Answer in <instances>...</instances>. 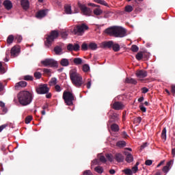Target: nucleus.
<instances>
[{
  "label": "nucleus",
  "mask_w": 175,
  "mask_h": 175,
  "mask_svg": "<svg viewBox=\"0 0 175 175\" xmlns=\"http://www.w3.org/2000/svg\"><path fill=\"white\" fill-rule=\"evenodd\" d=\"M6 72V70H5V68L2 65V62H0V73L1 74H5Z\"/></svg>",
  "instance_id": "37998d69"
},
{
  "label": "nucleus",
  "mask_w": 175,
  "mask_h": 175,
  "mask_svg": "<svg viewBox=\"0 0 175 175\" xmlns=\"http://www.w3.org/2000/svg\"><path fill=\"white\" fill-rule=\"evenodd\" d=\"M57 83V80L56 78L53 77L51 79V80L49 82V85L51 86L56 85Z\"/></svg>",
  "instance_id": "4c0bfd02"
},
{
  "label": "nucleus",
  "mask_w": 175,
  "mask_h": 175,
  "mask_svg": "<svg viewBox=\"0 0 175 175\" xmlns=\"http://www.w3.org/2000/svg\"><path fill=\"white\" fill-rule=\"evenodd\" d=\"M64 9H65V12L66 14H72V7L69 4H66L64 6Z\"/></svg>",
  "instance_id": "5701e85b"
},
{
  "label": "nucleus",
  "mask_w": 175,
  "mask_h": 175,
  "mask_svg": "<svg viewBox=\"0 0 175 175\" xmlns=\"http://www.w3.org/2000/svg\"><path fill=\"white\" fill-rule=\"evenodd\" d=\"M148 146V144L147 142L144 143L141 147H140V150H143L144 149H145L147 146Z\"/></svg>",
  "instance_id": "bf43d9fd"
},
{
  "label": "nucleus",
  "mask_w": 175,
  "mask_h": 175,
  "mask_svg": "<svg viewBox=\"0 0 175 175\" xmlns=\"http://www.w3.org/2000/svg\"><path fill=\"white\" fill-rule=\"evenodd\" d=\"M105 33L116 38H124L126 36V31L122 27H111L105 29Z\"/></svg>",
  "instance_id": "f257e3e1"
},
{
  "label": "nucleus",
  "mask_w": 175,
  "mask_h": 175,
  "mask_svg": "<svg viewBox=\"0 0 175 175\" xmlns=\"http://www.w3.org/2000/svg\"><path fill=\"white\" fill-rule=\"evenodd\" d=\"M118 114L113 113L111 115H110L109 118L110 120H112V122H115V121H118Z\"/></svg>",
  "instance_id": "bb28decb"
},
{
  "label": "nucleus",
  "mask_w": 175,
  "mask_h": 175,
  "mask_svg": "<svg viewBox=\"0 0 175 175\" xmlns=\"http://www.w3.org/2000/svg\"><path fill=\"white\" fill-rule=\"evenodd\" d=\"M116 146L119 148H123L126 146V142L125 141H118L116 142Z\"/></svg>",
  "instance_id": "4be33fe9"
},
{
  "label": "nucleus",
  "mask_w": 175,
  "mask_h": 175,
  "mask_svg": "<svg viewBox=\"0 0 175 175\" xmlns=\"http://www.w3.org/2000/svg\"><path fill=\"white\" fill-rule=\"evenodd\" d=\"M135 75L139 81L144 82L145 81L144 78L147 77L148 73L144 70H138L136 71Z\"/></svg>",
  "instance_id": "9d476101"
},
{
  "label": "nucleus",
  "mask_w": 175,
  "mask_h": 175,
  "mask_svg": "<svg viewBox=\"0 0 175 175\" xmlns=\"http://www.w3.org/2000/svg\"><path fill=\"white\" fill-rule=\"evenodd\" d=\"M88 6H90V7H96V8H99L100 7V5H96L95 3H88Z\"/></svg>",
  "instance_id": "e2e57ef3"
},
{
  "label": "nucleus",
  "mask_w": 175,
  "mask_h": 175,
  "mask_svg": "<svg viewBox=\"0 0 175 175\" xmlns=\"http://www.w3.org/2000/svg\"><path fill=\"white\" fill-rule=\"evenodd\" d=\"M55 91L57 92H60L62 90V88L60 87V85H55Z\"/></svg>",
  "instance_id": "5fc2aeb1"
},
{
  "label": "nucleus",
  "mask_w": 175,
  "mask_h": 175,
  "mask_svg": "<svg viewBox=\"0 0 175 175\" xmlns=\"http://www.w3.org/2000/svg\"><path fill=\"white\" fill-rule=\"evenodd\" d=\"M3 5L5 6L7 10H10L12 8V3L9 0H5L3 2Z\"/></svg>",
  "instance_id": "f3484780"
},
{
  "label": "nucleus",
  "mask_w": 175,
  "mask_h": 175,
  "mask_svg": "<svg viewBox=\"0 0 175 175\" xmlns=\"http://www.w3.org/2000/svg\"><path fill=\"white\" fill-rule=\"evenodd\" d=\"M134 121L137 124H140L142 122V117H137V118L134 119Z\"/></svg>",
  "instance_id": "864d4df0"
},
{
  "label": "nucleus",
  "mask_w": 175,
  "mask_h": 175,
  "mask_svg": "<svg viewBox=\"0 0 175 175\" xmlns=\"http://www.w3.org/2000/svg\"><path fill=\"white\" fill-rule=\"evenodd\" d=\"M27 82L20 81V82L16 83L14 88H15L16 90H17L19 88H25V87L27 86Z\"/></svg>",
  "instance_id": "6ab92c4d"
},
{
  "label": "nucleus",
  "mask_w": 175,
  "mask_h": 175,
  "mask_svg": "<svg viewBox=\"0 0 175 175\" xmlns=\"http://www.w3.org/2000/svg\"><path fill=\"white\" fill-rule=\"evenodd\" d=\"M94 2L108 7V3L105 0H94Z\"/></svg>",
  "instance_id": "cd10ccee"
},
{
  "label": "nucleus",
  "mask_w": 175,
  "mask_h": 175,
  "mask_svg": "<svg viewBox=\"0 0 175 175\" xmlns=\"http://www.w3.org/2000/svg\"><path fill=\"white\" fill-rule=\"evenodd\" d=\"M91 85H92V81L90 80V79H88V83H86V88H87L88 89H90Z\"/></svg>",
  "instance_id": "680f3d73"
},
{
  "label": "nucleus",
  "mask_w": 175,
  "mask_h": 175,
  "mask_svg": "<svg viewBox=\"0 0 175 175\" xmlns=\"http://www.w3.org/2000/svg\"><path fill=\"white\" fill-rule=\"evenodd\" d=\"M82 70H83V72H87L90 70V66L88 64H85L82 67Z\"/></svg>",
  "instance_id": "79ce46f5"
},
{
  "label": "nucleus",
  "mask_w": 175,
  "mask_h": 175,
  "mask_svg": "<svg viewBox=\"0 0 175 175\" xmlns=\"http://www.w3.org/2000/svg\"><path fill=\"white\" fill-rule=\"evenodd\" d=\"M63 99L67 105L72 106L73 105V101L76 100V97L71 92L64 91L63 94Z\"/></svg>",
  "instance_id": "20e7f679"
},
{
  "label": "nucleus",
  "mask_w": 175,
  "mask_h": 175,
  "mask_svg": "<svg viewBox=\"0 0 175 175\" xmlns=\"http://www.w3.org/2000/svg\"><path fill=\"white\" fill-rule=\"evenodd\" d=\"M114 159L118 163H122L124 161V156L122 153H116L114 155Z\"/></svg>",
  "instance_id": "4468645a"
},
{
  "label": "nucleus",
  "mask_w": 175,
  "mask_h": 175,
  "mask_svg": "<svg viewBox=\"0 0 175 175\" xmlns=\"http://www.w3.org/2000/svg\"><path fill=\"white\" fill-rule=\"evenodd\" d=\"M89 29V27L85 23L79 24L75 27H74V30L72 32L75 35L83 36L85 31Z\"/></svg>",
  "instance_id": "423d86ee"
},
{
  "label": "nucleus",
  "mask_w": 175,
  "mask_h": 175,
  "mask_svg": "<svg viewBox=\"0 0 175 175\" xmlns=\"http://www.w3.org/2000/svg\"><path fill=\"white\" fill-rule=\"evenodd\" d=\"M112 49L115 52H118L120 50V45H119V44L113 43Z\"/></svg>",
  "instance_id": "f704fd0d"
},
{
  "label": "nucleus",
  "mask_w": 175,
  "mask_h": 175,
  "mask_svg": "<svg viewBox=\"0 0 175 175\" xmlns=\"http://www.w3.org/2000/svg\"><path fill=\"white\" fill-rule=\"evenodd\" d=\"M113 44V41H105V42H102V46L103 48H111Z\"/></svg>",
  "instance_id": "a211bd4d"
},
{
  "label": "nucleus",
  "mask_w": 175,
  "mask_h": 175,
  "mask_svg": "<svg viewBox=\"0 0 175 175\" xmlns=\"http://www.w3.org/2000/svg\"><path fill=\"white\" fill-rule=\"evenodd\" d=\"M170 170V167L167 166V165H165L163 167V168L162 169V171L164 172V173H167L168 171Z\"/></svg>",
  "instance_id": "4d7b16f0"
},
{
  "label": "nucleus",
  "mask_w": 175,
  "mask_h": 175,
  "mask_svg": "<svg viewBox=\"0 0 175 175\" xmlns=\"http://www.w3.org/2000/svg\"><path fill=\"white\" fill-rule=\"evenodd\" d=\"M145 165L147 166H150L151 165H152V160L151 159H148L145 161Z\"/></svg>",
  "instance_id": "6e6d98bb"
},
{
  "label": "nucleus",
  "mask_w": 175,
  "mask_h": 175,
  "mask_svg": "<svg viewBox=\"0 0 175 175\" xmlns=\"http://www.w3.org/2000/svg\"><path fill=\"white\" fill-rule=\"evenodd\" d=\"M23 79L25 80V81H33V77L32 76H30V75H26L23 77Z\"/></svg>",
  "instance_id": "c03bdc74"
},
{
  "label": "nucleus",
  "mask_w": 175,
  "mask_h": 175,
  "mask_svg": "<svg viewBox=\"0 0 175 175\" xmlns=\"http://www.w3.org/2000/svg\"><path fill=\"white\" fill-rule=\"evenodd\" d=\"M32 116H29L25 118V124H29V122H31V121H32Z\"/></svg>",
  "instance_id": "a18cd8bd"
},
{
  "label": "nucleus",
  "mask_w": 175,
  "mask_h": 175,
  "mask_svg": "<svg viewBox=\"0 0 175 175\" xmlns=\"http://www.w3.org/2000/svg\"><path fill=\"white\" fill-rule=\"evenodd\" d=\"M62 51H63V49H62V46H59L58 45H57L54 48V51L57 55H61L62 53Z\"/></svg>",
  "instance_id": "393cba45"
},
{
  "label": "nucleus",
  "mask_w": 175,
  "mask_h": 175,
  "mask_svg": "<svg viewBox=\"0 0 175 175\" xmlns=\"http://www.w3.org/2000/svg\"><path fill=\"white\" fill-rule=\"evenodd\" d=\"M21 5L26 11L29 8V2L28 0H21Z\"/></svg>",
  "instance_id": "dca6fc26"
},
{
  "label": "nucleus",
  "mask_w": 175,
  "mask_h": 175,
  "mask_svg": "<svg viewBox=\"0 0 175 175\" xmlns=\"http://www.w3.org/2000/svg\"><path fill=\"white\" fill-rule=\"evenodd\" d=\"M20 49L18 46H13L10 51L11 57L14 58L18 55Z\"/></svg>",
  "instance_id": "ddd939ff"
},
{
  "label": "nucleus",
  "mask_w": 175,
  "mask_h": 175,
  "mask_svg": "<svg viewBox=\"0 0 175 175\" xmlns=\"http://www.w3.org/2000/svg\"><path fill=\"white\" fill-rule=\"evenodd\" d=\"M59 37V32L57 30H52L51 33L47 36L46 40L45 41V45L47 47H50L52 42Z\"/></svg>",
  "instance_id": "39448f33"
},
{
  "label": "nucleus",
  "mask_w": 175,
  "mask_h": 175,
  "mask_svg": "<svg viewBox=\"0 0 175 175\" xmlns=\"http://www.w3.org/2000/svg\"><path fill=\"white\" fill-rule=\"evenodd\" d=\"M111 130L112 132L118 133L120 131V126L117 124H112L111 125Z\"/></svg>",
  "instance_id": "412c9836"
},
{
  "label": "nucleus",
  "mask_w": 175,
  "mask_h": 175,
  "mask_svg": "<svg viewBox=\"0 0 175 175\" xmlns=\"http://www.w3.org/2000/svg\"><path fill=\"white\" fill-rule=\"evenodd\" d=\"M83 64V59L81 58H75L74 59V64L79 66Z\"/></svg>",
  "instance_id": "72a5a7b5"
},
{
  "label": "nucleus",
  "mask_w": 175,
  "mask_h": 175,
  "mask_svg": "<svg viewBox=\"0 0 175 175\" xmlns=\"http://www.w3.org/2000/svg\"><path fill=\"white\" fill-rule=\"evenodd\" d=\"M6 126H8V124H3L0 126V133L3 131V129H6Z\"/></svg>",
  "instance_id": "69168bd1"
},
{
  "label": "nucleus",
  "mask_w": 175,
  "mask_h": 175,
  "mask_svg": "<svg viewBox=\"0 0 175 175\" xmlns=\"http://www.w3.org/2000/svg\"><path fill=\"white\" fill-rule=\"evenodd\" d=\"M106 158L108 159L109 161L113 162V158L112 154H106Z\"/></svg>",
  "instance_id": "de8ad7c7"
},
{
  "label": "nucleus",
  "mask_w": 175,
  "mask_h": 175,
  "mask_svg": "<svg viewBox=\"0 0 175 175\" xmlns=\"http://www.w3.org/2000/svg\"><path fill=\"white\" fill-rule=\"evenodd\" d=\"M125 83H126L133 84V85H137V81L136 79H134L133 78H129V77L126 78Z\"/></svg>",
  "instance_id": "aec40b11"
},
{
  "label": "nucleus",
  "mask_w": 175,
  "mask_h": 175,
  "mask_svg": "<svg viewBox=\"0 0 175 175\" xmlns=\"http://www.w3.org/2000/svg\"><path fill=\"white\" fill-rule=\"evenodd\" d=\"M83 175H93L92 172L90 170H86L83 172Z\"/></svg>",
  "instance_id": "13d9d810"
},
{
  "label": "nucleus",
  "mask_w": 175,
  "mask_h": 175,
  "mask_svg": "<svg viewBox=\"0 0 175 175\" xmlns=\"http://www.w3.org/2000/svg\"><path fill=\"white\" fill-rule=\"evenodd\" d=\"M14 39V37L13 35H9L7 38V43L10 44L13 42V40Z\"/></svg>",
  "instance_id": "c9c22d12"
},
{
  "label": "nucleus",
  "mask_w": 175,
  "mask_h": 175,
  "mask_svg": "<svg viewBox=\"0 0 175 175\" xmlns=\"http://www.w3.org/2000/svg\"><path fill=\"white\" fill-rule=\"evenodd\" d=\"M126 161L129 163H131L133 161L134 158L132 154L131 153H128L126 154V159H125Z\"/></svg>",
  "instance_id": "b1692460"
},
{
  "label": "nucleus",
  "mask_w": 175,
  "mask_h": 175,
  "mask_svg": "<svg viewBox=\"0 0 175 175\" xmlns=\"http://www.w3.org/2000/svg\"><path fill=\"white\" fill-rule=\"evenodd\" d=\"M18 99L22 105L26 106L31 103L33 100L32 94L28 91H22L18 93Z\"/></svg>",
  "instance_id": "f03ea898"
},
{
  "label": "nucleus",
  "mask_w": 175,
  "mask_h": 175,
  "mask_svg": "<svg viewBox=\"0 0 175 175\" xmlns=\"http://www.w3.org/2000/svg\"><path fill=\"white\" fill-rule=\"evenodd\" d=\"M22 36L21 35H16V37H15V40H17V42L18 43H21V41H22Z\"/></svg>",
  "instance_id": "49530a36"
},
{
  "label": "nucleus",
  "mask_w": 175,
  "mask_h": 175,
  "mask_svg": "<svg viewBox=\"0 0 175 175\" xmlns=\"http://www.w3.org/2000/svg\"><path fill=\"white\" fill-rule=\"evenodd\" d=\"M131 171H132V173L133 174H136L138 171H139V168L134 165L132 168H131Z\"/></svg>",
  "instance_id": "603ef678"
},
{
  "label": "nucleus",
  "mask_w": 175,
  "mask_h": 175,
  "mask_svg": "<svg viewBox=\"0 0 175 175\" xmlns=\"http://www.w3.org/2000/svg\"><path fill=\"white\" fill-rule=\"evenodd\" d=\"M93 13L96 16H100L103 14V10L100 8H95L93 10Z\"/></svg>",
  "instance_id": "c756f323"
},
{
  "label": "nucleus",
  "mask_w": 175,
  "mask_h": 175,
  "mask_svg": "<svg viewBox=\"0 0 175 175\" xmlns=\"http://www.w3.org/2000/svg\"><path fill=\"white\" fill-rule=\"evenodd\" d=\"M70 79L77 88H80L84 83L83 77L75 71H70Z\"/></svg>",
  "instance_id": "7ed1b4c3"
},
{
  "label": "nucleus",
  "mask_w": 175,
  "mask_h": 175,
  "mask_svg": "<svg viewBox=\"0 0 175 175\" xmlns=\"http://www.w3.org/2000/svg\"><path fill=\"white\" fill-rule=\"evenodd\" d=\"M60 64L62 66H64V67H66V66H68L69 64H70V62L68 61V59H62L60 62Z\"/></svg>",
  "instance_id": "c85d7f7f"
},
{
  "label": "nucleus",
  "mask_w": 175,
  "mask_h": 175,
  "mask_svg": "<svg viewBox=\"0 0 175 175\" xmlns=\"http://www.w3.org/2000/svg\"><path fill=\"white\" fill-rule=\"evenodd\" d=\"M99 161L103 163H105L107 162V159L103 155L100 156Z\"/></svg>",
  "instance_id": "8fccbe9b"
},
{
  "label": "nucleus",
  "mask_w": 175,
  "mask_h": 175,
  "mask_svg": "<svg viewBox=\"0 0 175 175\" xmlns=\"http://www.w3.org/2000/svg\"><path fill=\"white\" fill-rule=\"evenodd\" d=\"M111 106L115 110H121L124 108V105L119 101L114 102Z\"/></svg>",
  "instance_id": "9b49d317"
},
{
  "label": "nucleus",
  "mask_w": 175,
  "mask_h": 175,
  "mask_svg": "<svg viewBox=\"0 0 175 175\" xmlns=\"http://www.w3.org/2000/svg\"><path fill=\"white\" fill-rule=\"evenodd\" d=\"M34 77L37 79H40L42 77V74L39 72H36L34 73Z\"/></svg>",
  "instance_id": "3c124183"
},
{
  "label": "nucleus",
  "mask_w": 175,
  "mask_h": 175,
  "mask_svg": "<svg viewBox=\"0 0 175 175\" xmlns=\"http://www.w3.org/2000/svg\"><path fill=\"white\" fill-rule=\"evenodd\" d=\"M78 7H79V9H81V12H82V14L86 16H90L92 10L90 8H88L85 4H82L80 2H78Z\"/></svg>",
  "instance_id": "0eeeda50"
},
{
  "label": "nucleus",
  "mask_w": 175,
  "mask_h": 175,
  "mask_svg": "<svg viewBox=\"0 0 175 175\" xmlns=\"http://www.w3.org/2000/svg\"><path fill=\"white\" fill-rule=\"evenodd\" d=\"M81 49L82 51H86L89 49V45H88V44L85 42H83V44H82V46H81Z\"/></svg>",
  "instance_id": "a19ab883"
},
{
  "label": "nucleus",
  "mask_w": 175,
  "mask_h": 175,
  "mask_svg": "<svg viewBox=\"0 0 175 175\" xmlns=\"http://www.w3.org/2000/svg\"><path fill=\"white\" fill-rule=\"evenodd\" d=\"M94 171L98 174H103L104 172V169L101 166H96L94 167Z\"/></svg>",
  "instance_id": "2f4dec72"
},
{
  "label": "nucleus",
  "mask_w": 175,
  "mask_h": 175,
  "mask_svg": "<svg viewBox=\"0 0 175 175\" xmlns=\"http://www.w3.org/2000/svg\"><path fill=\"white\" fill-rule=\"evenodd\" d=\"M67 49L69 51H80V45L79 44H68Z\"/></svg>",
  "instance_id": "f8f14e48"
},
{
  "label": "nucleus",
  "mask_w": 175,
  "mask_h": 175,
  "mask_svg": "<svg viewBox=\"0 0 175 175\" xmlns=\"http://www.w3.org/2000/svg\"><path fill=\"white\" fill-rule=\"evenodd\" d=\"M166 128H163L161 133V138L162 139H164L165 142L166 141Z\"/></svg>",
  "instance_id": "58836bf2"
},
{
  "label": "nucleus",
  "mask_w": 175,
  "mask_h": 175,
  "mask_svg": "<svg viewBox=\"0 0 175 175\" xmlns=\"http://www.w3.org/2000/svg\"><path fill=\"white\" fill-rule=\"evenodd\" d=\"M43 72H44L45 74L48 75L51 72V70L46 69V68H44V69L43 70Z\"/></svg>",
  "instance_id": "338daca9"
},
{
  "label": "nucleus",
  "mask_w": 175,
  "mask_h": 175,
  "mask_svg": "<svg viewBox=\"0 0 175 175\" xmlns=\"http://www.w3.org/2000/svg\"><path fill=\"white\" fill-rule=\"evenodd\" d=\"M124 11L128 13H131L133 11V7L131 5H126L124 8Z\"/></svg>",
  "instance_id": "473e14b6"
},
{
  "label": "nucleus",
  "mask_w": 175,
  "mask_h": 175,
  "mask_svg": "<svg viewBox=\"0 0 175 175\" xmlns=\"http://www.w3.org/2000/svg\"><path fill=\"white\" fill-rule=\"evenodd\" d=\"M98 49L97 44H95V42H90L88 44V49H90L92 51H96Z\"/></svg>",
  "instance_id": "a878e982"
},
{
  "label": "nucleus",
  "mask_w": 175,
  "mask_h": 175,
  "mask_svg": "<svg viewBox=\"0 0 175 175\" xmlns=\"http://www.w3.org/2000/svg\"><path fill=\"white\" fill-rule=\"evenodd\" d=\"M42 64L46 67H50V68L58 67V63L52 59H46L44 61H42Z\"/></svg>",
  "instance_id": "6e6552de"
},
{
  "label": "nucleus",
  "mask_w": 175,
  "mask_h": 175,
  "mask_svg": "<svg viewBox=\"0 0 175 175\" xmlns=\"http://www.w3.org/2000/svg\"><path fill=\"white\" fill-rule=\"evenodd\" d=\"M139 108H140V110H141L142 112H146V111H147V109H146V107H144V105L143 103H141V104H140Z\"/></svg>",
  "instance_id": "09e8293b"
},
{
  "label": "nucleus",
  "mask_w": 175,
  "mask_h": 175,
  "mask_svg": "<svg viewBox=\"0 0 175 175\" xmlns=\"http://www.w3.org/2000/svg\"><path fill=\"white\" fill-rule=\"evenodd\" d=\"M67 36H68L67 32L64 31V32H62V38L66 39Z\"/></svg>",
  "instance_id": "0e129e2a"
},
{
  "label": "nucleus",
  "mask_w": 175,
  "mask_h": 175,
  "mask_svg": "<svg viewBox=\"0 0 175 175\" xmlns=\"http://www.w3.org/2000/svg\"><path fill=\"white\" fill-rule=\"evenodd\" d=\"M36 90L38 94H46L49 92V88L46 84H40L36 88Z\"/></svg>",
  "instance_id": "1a4fd4ad"
},
{
  "label": "nucleus",
  "mask_w": 175,
  "mask_h": 175,
  "mask_svg": "<svg viewBox=\"0 0 175 175\" xmlns=\"http://www.w3.org/2000/svg\"><path fill=\"white\" fill-rule=\"evenodd\" d=\"M143 57H144L143 52H139L135 56L136 59H137L138 61L142 60Z\"/></svg>",
  "instance_id": "e433bc0d"
},
{
  "label": "nucleus",
  "mask_w": 175,
  "mask_h": 175,
  "mask_svg": "<svg viewBox=\"0 0 175 175\" xmlns=\"http://www.w3.org/2000/svg\"><path fill=\"white\" fill-rule=\"evenodd\" d=\"M142 93L146 94L147 92H148V88H142Z\"/></svg>",
  "instance_id": "774afa93"
},
{
  "label": "nucleus",
  "mask_w": 175,
  "mask_h": 175,
  "mask_svg": "<svg viewBox=\"0 0 175 175\" xmlns=\"http://www.w3.org/2000/svg\"><path fill=\"white\" fill-rule=\"evenodd\" d=\"M48 11H49L48 9L42 10L38 11V13L36 14V18H44V16H46Z\"/></svg>",
  "instance_id": "2eb2a0df"
},
{
  "label": "nucleus",
  "mask_w": 175,
  "mask_h": 175,
  "mask_svg": "<svg viewBox=\"0 0 175 175\" xmlns=\"http://www.w3.org/2000/svg\"><path fill=\"white\" fill-rule=\"evenodd\" d=\"M171 92L172 93V95L175 96V85H171Z\"/></svg>",
  "instance_id": "052dcab7"
},
{
  "label": "nucleus",
  "mask_w": 175,
  "mask_h": 175,
  "mask_svg": "<svg viewBox=\"0 0 175 175\" xmlns=\"http://www.w3.org/2000/svg\"><path fill=\"white\" fill-rule=\"evenodd\" d=\"M131 49V51L134 53H137L139 50V46H137V45H132Z\"/></svg>",
  "instance_id": "ea45409f"
},
{
  "label": "nucleus",
  "mask_w": 175,
  "mask_h": 175,
  "mask_svg": "<svg viewBox=\"0 0 175 175\" xmlns=\"http://www.w3.org/2000/svg\"><path fill=\"white\" fill-rule=\"evenodd\" d=\"M122 172L124 173L125 175H133V172L131 169L126 168L124 170H122Z\"/></svg>",
  "instance_id": "7c9ffc66"
}]
</instances>
